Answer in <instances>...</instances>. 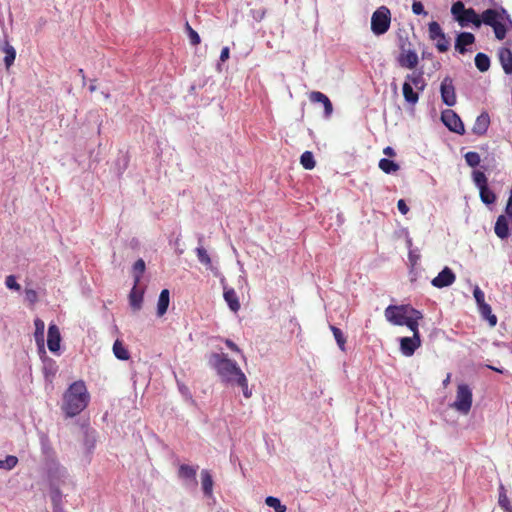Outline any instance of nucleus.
Wrapping results in <instances>:
<instances>
[{
  "instance_id": "obj_1",
  "label": "nucleus",
  "mask_w": 512,
  "mask_h": 512,
  "mask_svg": "<svg viewBox=\"0 0 512 512\" xmlns=\"http://www.w3.org/2000/svg\"><path fill=\"white\" fill-rule=\"evenodd\" d=\"M90 395L83 381L73 382L63 396L62 409L67 417L80 414L88 405Z\"/></svg>"
},
{
  "instance_id": "obj_2",
  "label": "nucleus",
  "mask_w": 512,
  "mask_h": 512,
  "mask_svg": "<svg viewBox=\"0 0 512 512\" xmlns=\"http://www.w3.org/2000/svg\"><path fill=\"white\" fill-rule=\"evenodd\" d=\"M209 366L214 369L222 382L234 384L237 377L243 374L236 361L228 358L225 353H211L208 357Z\"/></svg>"
},
{
  "instance_id": "obj_3",
  "label": "nucleus",
  "mask_w": 512,
  "mask_h": 512,
  "mask_svg": "<svg viewBox=\"0 0 512 512\" xmlns=\"http://www.w3.org/2000/svg\"><path fill=\"white\" fill-rule=\"evenodd\" d=\"M426 87V81L422 71H414L406 75L402 91L406 102L415 104L419 100L418 92H422Z\"/></svg>"
},
{
  "instance_id": "obj_4",
  "label": "nucleus",
  "mask_w": 512,
  "mask_h": 512,
  "mask_svg": "<svg viewBox=\"0 0 512 512\" xmlns=\"http://www.w3.org/2000/svg\"><path fill=\"white\" fill-rule=\"evenodd\" d=\"M45 469L49 487L65 486L69 482V473L58 461L48 457L45 462Z\"/></svg>"
},
{
  "instance_id": "obj_5",
  "label": "nucleus",
  "mask_w": 512,
  "mask_h": 512,
  "mask_svg": "<svg viewBox=\"0 0 512 512\" xmlns=\"http://www.w3.org/2000/svg\"><path fill=\"white\" fill-rule=\"evenodd\" d=\"M472 180L475 186L479 189L481 201L486 205L495 203L497 197L496 194L488 187V179L485 173L480 170H473Z\"/></svg>"
},
{
  "instance_id": "obj_6",
  "label": "nucleus",
  "mask_w": 512,
  "mask_h": 512,
  "mask_svg": "<svg viewBox=\"0 0 512 512\" xmlns=\"http://www.w3.org/2000/svg\"><path fill=\"white\" fill-rule=\"evenodd\" d=\"M391 13L386 6L379 7L371 17V30L375 35H382L390 28Z\"/></svg>"
},
{
  "instance_id": "obj_7",
  "label": "nucleus",
  "mask_w": 512,
  "mask_h": 512,
  "mask_svg": "<svg viewBox=\"0 0 512 512\" xmlns=\"http://www.w3.org/2000/svg\"><path fill=\"white\" fill-rule=\"evenodd\" d=\"M415 308L410 305H389L384 315L386 320L396 326H403L406 319L412 314Z\"/></svg>"
},
{
  "instance_id": "obj_8",
  "label": "nucleus",
  "mask_w": 512,
  "mask_h": 512,
  "mask_svg": "<svg viewBox=\"0 0 512 512\" xmlns=\"http://www.w3.org/2000/svg\"><path fill=\"white\" fill-rule=\"evenodd\" d=\"M472 406V390L467 384H460L457 388L456 400L453 407L460 413L466 415Z\"/></svg>"
},
{
  "instance_id": "obj_9",
  "label": "nucleus",
  "mask_w": 512,
  "mask_h": 512,
  "mask_svg": "<svg viewBox=\"0 0 512 512\" xmlns=\"http://www.w3.org/2000/svg\"><path fill=\"white\" fill-rule=\"evenodd\" d=\"M429 38L436 42V48L439 52H446L450 47V42L446 38L438 22L432 21L428 25Z\"/></svg>"
},
{
  "instance_id": "obj_10",
  "label": "nucleus",
  "mask_w": 512,
  "mask_h": 512,
  "mask_svg": "<svg viewBox=\"0 0 512 512\" xmlns=\"http://www.w3.org/2000/svg\"><path fill=\"white\" fill-rule=\"evenodd\" d=\"M441 120L450 131L460 135L465 133V127L461 118L453 110H444L441 114Z\"/></svg>"
},
{
  "instance_id": "obj_11",
  "label": "nucleus",
  "mask_w": 512,
  "mask_h": 512,
  "mask_svg": "<svg viewBox=\"0 0 512 512\" xmlns=\"http://www.w3.org/2000/svg\"><path fill=\"white\" fill-rule=\"evenodd\" d=\"M442 101L447 106H454L456 104V94L453 81L450 77H445L440 86Z\"/></svg>"
},
{
  "instance_id": "obj_12",
  "label": "nucleus",
  "mask_w": 512,
  "mask_h": 512,
  "mask_svg": "<svg viewBox=\"0 0 512 512\" xmlns=\"http://www.w3.org/2000/svg\"><path fill=\"white\" fill-rule=\"evenodd\" d=\"M400 351L406 357H411L415 351L421 346L420 335L412 337H402L399 339Z\"/></svg>"
},
{
  "instance_id": "obj_13",
  "label": "nucleus",
  "mask_w": 512,
  "mask_h": 512,
  "mask_svg": "<svg viewBox=\"0 0 512 512\" xmlns=\"http://www.w3.org/2000/svg\"><path fill=\"white\" fill-rule=\"evenodd\" d=\"M456 280L454 272L449 267H444L438 275L432 279L431 284L436 288H444L452 285Z\"/></svg>"
},
{
  "instance_id": "obj_14",
  "label": "nucleus",
  "mask_w": 512,
  "mask_h": 512,
  "mask_svg": "<svg viewBox=\"0 0 512 512\" xmlns=\"http://www.w3.org/2000/svg\"><path fill=\"white\" fill-rule=\"evenodd\" d=\"M198 466L181 464L178 469V476L184 481L185 486L195 487L197 485L196 473Z\"/></svg>"
},
{
  "instance_id": "obj_15",
  "label": "nucleus",
  "mask_w": 512,
  "mask_h": 512,
  "mask_svg": "<svg viewBox=\"0 0 512 512\" xmlns=\"http://www.w3.org/2000/svg\"><path fill=\"white\" fill-rule=\"evenodd\" d=\"M61 335L56 324H49L47 346L50 352L57 353L60 350Z\"/></svg>"
},
{
  "instance_id": "obj_16",
  "label": "nucleus",
  "mask_w": 512,
  "mask_h": 512,
  "mask_svg": "<svg viewBox=\"0 0 512 512\" xmlns=\"http://www.w3.org/2000/svg\"><path fill=\"white\" fill-rule=\"evenodd\" d=\"M145 288L141 285V282H134V285L129 294V304L134 311H138L142 307L143 296Z\"/></svg>"
},
{
  "instance_id": "obj_17",
  "label": "nucleus",
  "mask_w": 512,
  "mask_h": 512,
  "mask_svg": "<svg viewBox=\"0 0 512 512\" xmlns=\"http://www.w3.org/2000/svg\"><path fill=\"white\" fill-rule=\"evenodd\" d=\"M309 100L312 103H321L324 106V115L325 117H330L333 113V105L330 99L320 91H312L309 94Z\"/></svg>"
},
{
  "instance_id": "obj_18",
  "label": "nucleus",
  "mask_w": 512,
  "mask_h": 512,
  "mask_svg": "<svg viewBox=\"0 0 512 512\" xmlns=\"http://www.w3.org/2000/svg\"><path fill=\"white\" fill-rule=\"evenodd\" d=\"M418 62V55L413 50L402 51L398 57V63L403 68L414 69Z\"/></svg>"
},
{
  "instance_id": "obj_19",
  "label": "nucleus",
  "mask_w": 512,
  "mask_h": 512,
  "mask_svg": "<svg viewBox=\"0 0 512 512\" xmlns=\"http://www.w3.org/2000/svg\"><path fill=\"white\" fill-rule=\"evenodd\" d=\"M34 326H35L34 339H35L36 345L40 352L45 353V339H44L45 323L40 318H36L34 320Z\"/></svg>"
},
{
  "instance_id": "obj_20",
  "label": "nucleus",
  "mask_w": 512,
  "mask_h": 512,
  "mask_svg": "<svg viewBox=\"0 0 512 512\" xmlns=\"http://www.w3.org/2000/svg\"><path fill=\"white\" fill-rule=\"evenodd\" d=\"M503 14H505V10L502 9V12L500 13L496 9H487L485 10L482 15L480 16V19L482 23L493 27L496 25L500 19L503 18Z\"/></svg>"
},
{
  "instance_id": "obj_21",
  "label": "nucleus",
  "mask_w": 512,
  "mask_h": 512,
  "mask_svg": "<svg viewBox=\"0 0 512 512\" xmlns=\"http://www.w3.org/2000/svg\"><path fill=\"white\" fill-rule=\"evenodd\" d=\"M475 42V36L470 32L460 33L455 42V49L460 53H466V46L472 45Z\"/></svg>"
},
{
  "instance_id": "obj_22",
  "label": "nucleus",
  "mask_w": 512,
  "mask_h": 512,
  "mask_svg": "<svg viewBox=\"0 0 512 512\" xmlns=\"http://www.w3.org/2000/svg\"><path fill=\"white\" fill-rule=\"evenodd\" d=\"M489 125L490 117L487 112H483L476 118L472 131L474 134L482 136L487 132Z\"/></svg>"
},
{
  "instance_id": "obj_23",
  "label": "nucleus",
  "mask_w": 512,
  "mask_h": 512,
  "mask_svg": "<svg viewBox=\"0 0 512 512\" xmlns=\"http://www.w3.org/2000/svg\"><path fill=\"white\" fill-rule=\"evenodd\" d=\"M458 22L461 26H465L469 23L479 28L482 24L480 16L476 13L473 8H468L462 17H458Z\"/></svg>"
},
{
  "instance_id": "obj_24",
  "label": "nucleus",
  "mask_w": 512,
  "mask_h": 512,
  "mask_svg": "<svg viewBox=\"0 0 512 512\" xmlns=\"http://www.w3.org/2000/svg\"><path fill=\"white\" fill-rule=\"evenodd\" d=\"M422 318H423L422 312L415 309L414 311H412V314L403 323V326L408 327L413 332V335H420L419 320H421Z\"/></svg>"
},
{
  "instance_id": "obj_25",
  "label": "nucleus",
  "mask_w": 512,
  "mask_h": 512,
  "mask_svg": "<svg viewBox=\"0 0 512 512\" xmlns=\"http://www.w3.org/2000/svg\"><path fill=\"white\" fill-rule=\"evenodd\" d=\"M494 231H495V234L501 239H505L509 236V234H510L509 222L505 215H500L497 218L495 227H494Z\"/></svg>"
},
{
  "instance_id": "obj_26",
  "label": "nucleus",
  "mask_w": 512,
  "mask_h": 512,
  "mask_svg": "<svg viewBox=\"0 0 512 512\" xmlns=\"http://www.w3.org/2000/svg\"><path fill=\"white\" fill-rule=\"evenodd\" d=\"M213 478L209 470L203 469L201 471V485L205 497H212L213 495Z\"/></svg>"
},
{
  "instance_id": "obj_27",
  "label": "nucleus",
  "mask_w": 512,
  "mask_h": 512,
  "mask_svg": "<svg viewBox=\"0 0 512 512\" xmlns=\"http://www.w3.org/2000/svg\"><path fill=\"white\" fill-rule=\"evenodd\" d=\"M499 60L506 74H512V52L508 48L499 50Z\"/></svg>"
},
{
  "instance_id": "obj_28",
  "label": "nucleus",
  "mask_w": 512,
  "mask_h": 512,
  "mask_svg": "<svg viewBox=\"0 0 512 512\" xmlns=\"http://www.w3.org/2000/svg\"><path fill=\"white\" fill-rule=\"evenodd\" d=\"M169 302H170L169 290L163 289L160 292V295L158 298V303H157L158 316H163L167 312Z\"/></svg>"
},
{
  "instance_id": "obj_29",
  "label": "nucleus",
  "mask_w": 512,
  "mask_h": 512,
  "mask_svg": "<svg viewBox=\"0 0 512 512\" xmlns=\"http://www.w3.org/2000/svg\"><path fill=\"white\" fill-rule=\"evenodd\" d=\"M223 296L233 312H237L240 309V303L234 289H225Z\"/></svg>"
},
{
  "instance_id": "obj_30",
  "label": "nucleus",
  "mask_w": 512,
  "mask_h": 512,
  "mask_svg": "<svg viewBox=\"0 0 512 512\" xmlns=\"http://www.w3.org/2000/svg\"><path fill=\"white\" fill-rule=\"evenodd\" d=\"M478 309L482 317L489 322L490 326L493 327L497 324V317L492 313V309L489 304L485 303Z\"/></svg>"
},
{
  "instance_id": "obj_31",
  "label": "nucleus",
  "mask_w": 512,
  "mask_h": 512,
  "mask_svg": "<svg viewBox=\"0 0 512 512\" xmlns=\"http://www.w3.org/2000/svg\"><path fill=\"white\" fill-rule=\"evenodd\" d=\"M113 353L119 360H128L130 354L120 340H116L113 344Z\"/></svg>"
},
{
  "instance_id": "obj_32",
  "label": "nucleus",
  "mask_w": 512,
  "mask_h": 512,
  "mask_svg": "<svg viewBox=\"0 0 512 512\" xmlns=\"http://www.w3.org/2000/svg\"><path fill=\"white\" fill-rule=\"evenodd\" d=\"M379 168L386 174H391V173H395L399 170V165L397 163H395L394 161L390 160V159H387V158H382L380 161H379Z\"/></svg>"
},
{
  "instance_id": "obj_33",
  "label": "nucleus",
  "mask_w": 512,
  "mask_h": 512,
  "mask_svg": "<svg viewBox=\"0 0 512 512\" xmlns=\"http://www.w3.org/2000/svg\"><path fill=\"white\" fill-rule=\"evenodd\" d=\"M475 65L480 72H486L490 67V59L484 53H477L475 56Z\"/></svg>"
},
{
  "instance_id": "obj_34",
  "label": "nucleus",
  "mask_w": 512,
  "mask_h": 512,
  "mask_svg": "<svg viewBox=\"0 0 512 512\" xmlns=\"http://www.w3.org/2000/svg\"><path fill=\"white\" fill-rule=\"evenodd\" d=\"M145 271V262L142 258H139L135 264L133 265V277L134 282L139 283L141 282L142 275Z\"/></svg>"
},
{
  "instance_id": "obj_35",
  "label": "nucleus",
  "mask_w": 512,
  "mask_h": 512,
  "mask_svg": "<svg viewBox=\"0 0 512 512\" xmlns=\"http://www.w3.org/2000/svg\"><path fill=\"white\" fill-rule=\"evenodd\" d=\"M330 329L340 350L345 351L346 337L344 336L343 332L333 325L330 326Z\"/></svg>"
},
{
  "instance_id": "obj_36",
  "label": "nucleus",
  "mask_w": 512,
  "mask_h": 512,
  "mask_svg": "<svg viewBox=\"0 0 512 512\" xmlns=\"http://www.w3.org/2000/svg\"><path fill=\"white\" fill-rule=\"evenodd\" d=\"M300 163L305 169L312 170L316 164L312 152L305 151L300 157Z\"/></svg>"
},
{
  "instance_id": "obj_37",
  "label": "nucleus",
  "mask_w": 512,
  "mask_h": 512,
  "mask_svg": "<svg viewBox=\"0 0 512 512\" xmlns=\"http://www.w3.org/2000/svg\"><path fill=\"white\" fill-rule=\"evenodd\" d=\"M265 503L267 506L273 508L275 512H286V506L281 503V501L273 496H268L265 499Z\"/></svg>"
},
{
  "instance_id": "obj_38",
  "label": "nucleus",
  "mask_w": 512,
  "mask_h": 512,
  "mask_svg": "<svg viewBox=\"0 0 512 512\" xmlns=\"http://www.w3.org/2000/svg\"><path fill=\"white\" fill-rule=\"evenodd\" d=\"M4 52V63L6 65V68H9L14 63V60L16 58V51L11 45L6 44Z\"/></svg>"
},
{
  "instance_id": "obj_39",
  "label": "nucleus",
  "mask_w": 512,
  "mask_h": 512,
  "mask_svg": "<svg viewBox=\"0 0 512 512\" xmlns=\"http://www.w3.org/2000/svg\"><path fill=\"white\" fill-rule=\"evenodd\" d=\"M464 158H465L466 164L469 167H472V168L477 167L480 164V162H481L480 155L477 152H474V151L467 152L464 155Z\"/></svg>"
},
{
  "instance_id": "obj_40",
  "label": "nucleus",
  "mask_w": 512,
  "mask_h": 512,
  "mask_svg": "<svg viewBox=\"0 0 512 512\" xmlns=\"http://www.w3.org/2000/svg\"><path fill=\"white\" fill-rule=\"evenodd\" d=\"M237 385H239L242 388V392L245 398H250L252 395L251 390L248 388V380L245 376V374H241L240 377H237V379L234 381Z\"/></svg>"
},
{
  "instance_id": "obj_41",
  "label": "nucleus",
  "mask_w": 512,
  "mask_h": 512,
  "mask_svg": "<svg viewBox=\"0 0 512 512\" xmlns=\"http://www.w3.org/2000/svg\"><path fill=\"white\" fill-rule=\"evenodd\" d=\"M18 463V458L13 455L6 456L5 459L0 460V469L3 470H12Z\"/></svg>"
},
{
  "instance_id": "obj_42",
  "label": "nucleus",
  "mask_w": 512,
  "mask_h": 512,
  "mask_svg": "<svg viewBox=\"0 0 512 512\" xmlns=\"http://www.w3.org/2000/svg\"><path fill=\"white\" fill-rule=\"evenodd\" d=\"M185 30L187 32V35L189 37L190 43L193 46H197L200 44L201 39L199 34L190 26L188 22L185 24Z\"/></svg>"
},
{
  "instance_id": "obj_43",
  "label": "nucleus",
  "mask_w": 512,
  "mask_h": 512,
  "mask_svg": "<svg viewBox=\"0 0 512 512\" xmlns=\"http://www.w3.org/2000/svg\"><path fill=\"white\" fill-rule=\"evenodd\" d=\"M49 488H50V497H51L52 505L62 504L63 503V501H62L63 494L60 490V487L55 486V487H49Z\"/></svg>"
},
{
  "instance_id": "obj_44",
  "label": "nucleus",
  "mask_w": 512,
  "mask_h": 512,
  "mask_svg": "<svg viewBox=\"0 0 512 512\" xmlns=\"http://www.w3.org/2000/svg\"><path fill=\"white\" fill-rule=\"evenodd\" d=\"M466 8L461 1L455 2L451 7V13L454 15L455 19L458 21V17H462L466 12Z\"/></svg>"
},
{
  "instance_id": "obj_45",
  "label": "nucleus",
  "mask_w": 512,
  "mask_h": 512,
  "mask_svg": "<svg viewBox=\"0 0 512 512\" xmlns=\"http://www.w3.org/2000/svg\"><path fill=\"white\" fill-rule=\"evenodd\" d=\"M493 30H494V33H495V37L498 39V40H503L506 36V27L505 25L499 21L496 25H494L493 27Z\"/></svg>"
},
{
  "instance_id": "obj_46",
  "label": "nucleus",
  "mask_w": 512,
  "mask_h": 512,
  "mask_svg": "<svg viewBox=\"0 0 512 512\" xmlns=\"http://www.w3.org/2000/svg\"><path fill=\"white\" fill-rule=\"evenodd\" d=\"M473 296L477 303L478 308L485 304V294L484 292L479 288V286H475L473 289Z\"/></svg>"
},
{
  "instance_id": "obj_47",
  "label": "nucleus",
  "mask_w": 512,
  "mask_h": 512,
  "mask_svg": "<svg viewBox=\"0 0 512 512\" xmlns=\"http://www.w3.org/2000/svg\"><path fill=\"white\" fill-rule=\"evenodd\" d=\"M5 285L8 289L19 291L20 285L16 281V277L14 275H9L5 279Z\"/></svg>"
},
{
  "instance_id": "obj_48",
  "label": "nucleus",
  "mask_w": 512,
  "mask_h": 512,
  "mask_svg": "<svg viewBox=\"0 0 512 512\" xmlns=\"http://www.w3.org/2000/svg\"><path fill=\"white\" fill-rule=\"evenodd\" d=\"M266 9L265 8H260V9H252L250 11V14H251V17L257 21V22H260L262 21L265 16H266Z\"/></svg>"
},
{
  "instance_id": "obj_49",
  "label": "nucleus",
  "mask_w": 512,
  "mask_h": 512,
  "mask_svg": "<svg viewBox=\"0 0 512 512\" xmlns=\"http://www.w3.org/2000/svg\"><path fill=\"white\" fill-rule=\"evenodd\" d=\"M412 11L416 15L426 14V12L424 11V6H423V4L420 1H414L413 2V4H412Z\"/></svg>"
},
{
  "instance_id": "obj_50",
  "label": "nucleus",
  "mask_w": 512,
  "mask_h": 512,
  "mask_svg": "<svg viewBox=\"0 0 512 512\" xmlns=\"http://www.w3.org/2000/svg\"><path fill=\"white\" fill-rule=\"evenodd\" d=\"M397 208L401 214L406 215L409 212V207L403 199L398 200Z\"/></svg>"
},
{
  "instance_id": "obj_51",
  "label": "nucleus",
  "mask_w": 512,
  "mask_h": 512,
  "mask_svg": "<svg viewBox=\"0 0 512 512\" xmlns=\"http://www.w3.org/2000/svg\"><path fill=\"white\" fill-rule=\"evenodd\" d=\"M25 297L30 303H34L37 300V294L33 289H27L25 291Z\"/></svg>"
},
{
  "instance_id": "obj_52",
  "label": "nucleus",
  "mask_w": 512,
  "mask_h": 512,
  "mask_svg": "<svg viewBox=\"0 0 512 512\" xmlns=\"http://www.w3.org/2000/svg\"><path fill=\"white\" fill-rule=\"evenodd\" d=\"M225 344H226V346H227L230 350H232V351H234V352H236V353H241L240 348H239V347H238V346H237V345H236L232 340H230V339H226V340H225Z\"/></svg>"
},
{
  "instance_id": "obj_53",
  "label": "nucleus",
  "mask_w": 512,
  "mask_h": 512,
  "mask_svg": "<svg viewBox=\"0 0 512 512\" xmlns=\"http://www.w3.org/2000/svg\"><path fill=\"white\" fill-rule=\"evenodd\" d=\"M229 55H230V50L228 47H224L222 50H221V53H220V60L222 62H225L228 58H229Z\"/></svg>"
},
{
  "instance_id": "obj_54",
  "label": "nucleus",
  "mask_w": 512,
  "mask_h": 512,
  "mask_svg": "<svg viewBox=\"0 0 512 512\" xmlns=\"http://www.w3.org/2000/svg\"><path fill=\"white\" fill-rule=\"evenodd\" d=\"M499 505L504 509H508L509 501L505 495H500L499 497Z\"/></svg>"
},
{
  "instance_id": "obj_55",
  "label": "nucleus",
  "mask_w": 512,
  "mask_h": 512,
  "mask_svg": "<svg viewBox=\"0 0 512 512\" xmlns=\"http://www.w3.org/2000/svg\"><path fill=\"white\" fill-rule=\"evenodd\" d=\"M179 390H180L182 395H184L186 397H191L189 389L185 385H180L179 384Z\"/></svg>"
},
{
  "instance_id": "obj_56",
  "label": "nucleus",
  "mask_w": 512,
  "mask_h": 512,
  "mask_svg": "<svg viewBox=\"0 0 512 512\" xmlns=\"http://www.w3.org/2000/svg\"><path fill=\"white\" fill-rule=\"evenodd\" d=\"M383 153L385 155H387V156H390V157H393L395 155V152H394L393 148L389 147V146L384 148Z\"/></svg>"
},
{
  "instance_id": "obj_57",
  "label": "nucleus",
  "mask_w": 512,
  "mask_h": 512,
  "mask_svg": "<svg viewBox=\"0 0 512 512\" xmlns=\"http://www.w3.org/2000/svg\"><path fill=\"white\" fill-rule=\"evenodd\" d=\"M52 507H53V512H65L64 511V507H63V503L62 504L52 505Z\"/></svg>"
},
{
  "instance_id": "obj_58",
  "label": "nucleus",
  "mask_w": 512,
  "mask_h": 512,
  "mask_svg": "<svg viewBox=\"0 0 512 512\" xmlns=\"http://www.w3.org/2000/svg\"><path fill=\"white\" fill-rule=\"evenodd\" d=\"M487 367L495 372H498V373H503V369H500V368H497V367H494V366H491V365H487Z\"/></svg>"
},
{
  "instance_id": "obj_59",
  "label": "nucleus",
  "mask_w": 512,
  "mask_h": 512,
  "mask_svg": "<svg viewBox=\"0 0 512 512\" xmlns=\"http://www.w3.org/2000/svg\"><path fill=\"white\" fill-rule=\"evenodd\" d=\"M198 256H207L204 248H197Z\"/></svg>"
},
{
  "instance_id": "obj_60",
  "label": "nucleus",
  "mask_w": 512,
  "mask_h": 512,
  "mask_svg": "<svg viewBox=\"0 0 512 512\" xmlns=\"http://www.w3.org/2000/svg\"><path fill=\"white\" fill-rule=\"evenodd\" d=\"M201 260V262L204 264V265H209L211 263V258H199Z\"/></svg>"
},
{
  "instance_id": "obj_61",
  "label": "nucleus",
  "mask_w": 512,
  "mask_h": 512,
  "mask_svg": "<svg viewBox=\"0 0 512 512\" xmlns=\"http://www.w3.org/2000/svg\"><path fill=\"white\" fill-rule=\"evenodd\" d=\"M449 382H450V374H448L446 379L443 381V385L446 386Z\"/></svg>"
},
{
  "instance_id": "obj_62",
  "label": "nucleus",
  "mask_w": 512,
  "mask_h": 512,
  "mask_svg": "<svg viewBox=\"0 0 512 512\" xmlns=\"http://www.w3.org/2000/svg\"><path fill=\"white\" fill-rule=\"evenodd\" d=\"M79 75H81L83 79L85 78L83 69H79Z\"/></svg>"
},
{
  "instance_id": "obj_63",
  "label": "nucleus",
  "mask_w": 512,
  "mask_h": 512,
  "mask_svg": "<svg viewBox=\"0 0 512 512\" xmlns=\"http://www.w3.org/2000/svg\"><path fill=\"white\" fill-rule=\"evenodd\" d=\"M89 90H90L91 92H93V91H95V90H96V87H95L94 85H91V86H90V88H89Z\"/></svg>"
}]
</instances>
